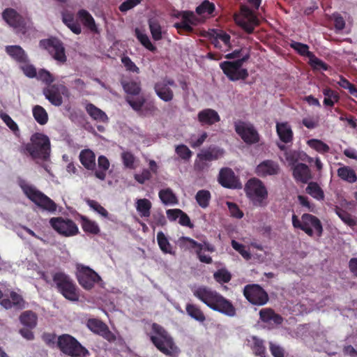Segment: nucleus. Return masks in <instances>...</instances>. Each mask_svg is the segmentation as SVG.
<instances>
[{
  "mask_svg": "<svg viewBox=\"0 0 357 357\" xmlns=\"http://www.w3.org/2000/svg\"><path fill=\"white\" fill-rule=\"evenodd\" d=\"M193 295L208 307L229 317L236 314V308L231 301L220 294L206 286H199L192 290Z\"/></svg>",
  "mask_w": 357,
  "mask_h": 357,
  "instance_id": "1",
  "label": "nucleus"
},
{
  "mask_svg": "<svg viewBox=\"0 0 357 357\" xmlns=\"http://www.w3.org/2000/svg\"><path fill=\"white\" fill-rule=\"evenodd\" d=\"M20 152L30 156L33 160L47 161L50 157L51 144L49 137L41 132H35L30 137V142L23 144Z\"/></svg>",
  "mask_w": 357,
  "mask_h": 357,
  "instance_id": "2",
  "label": "nucleus"
},
{
  "mask_svg": "<svg viewBox=\"0 0 357 357\" xmlns=\"http://www.w3.org/2000/svg\"><path fill=\"white\" fill-rule=\"evenodd\" d=\"M61 15L62 22L76 35H79L82 33V26L78 21L91 32H98L94 18L91 13L85 9H80L77 12V20L75 19L74 13L68 10H63L61 13Z\"/></svg>",
  "mask_w": 357,
  "mask_h": 357,
  "instance_id": "3",
  "label": "nucleus"
},
{
  "mask_svg": "<svg viewBox=\"0 0 357 357\" xmlns=\"http://www.w3.org/2000/svg\"><path fill=\"white\" fill-rule=\"evenodd\" d=\"M151 328L153 335L150 336V340L157 349L168 357H177L180 351L179 349L165 328L158 324L153 323Z\"/></svg>",
  "mask_w": 357,
  "mask_h": 357,
  "instance_id": "4",
  "label": "nucleus"
},
{
  "mask_svg": "<svg viewBox=\"0 0 357 357\" xmlns=\"http://www.w3.org/2000/svg\"><path fill=\"white\" fill-rule=\"evenodd\" d=\"M56 347L61 352L70 357H88L90 355L85 347L75 337L67 333L58 336Z\"/></svg>",
  "mask_w": 357,
  "mask_h": 357,
  "instance_id": "5",
  "label": "nucleus"
},
{
  "mask_svg": "<svg viewBox=\"0 0 357 357\" xmlns=\"http://www.w3.org/2000/svg\"><path fill=\"white\" fill-rule=\"evenodd\" d=\"M244 190L247 197L255 206L264 207L267 205L268 190L259 178H250L245 185Z\"/></svg>",
  "mask_w": 357,
  "mask_h": 357,
  "instance_id": "6",
  "label": "nucleus"
},
{
  "mask_svg": "<svg viewBox=\"0 0 357 357\" xmlns=\"http://www.w3.org/2000/svg\"><path fill=\"white\" fill-rule=\"evenodd\" d=\"M292 225L296 229H300L309 236H313L314 230L318 237L321 236L323 227L320 220L310 213H303L301 220L295 214L292 215Z\"/></svg>",
  "mask_w": 357,
  "mask_h": 357,
  "instance_id": "7",
  "label": "nucleus"
},
{
  "mask_svg": "<svg viewBox=\"0 0 357 357\" xmlns=\"http://www.w3.org/2000/svg\"><path fill=\"white\" fill-rule=\"evenodd\" d=\"M52 279L58 291L65 298L70 301L79 300L77 286L69 275L63 272H56L53 275Z\"/></svg>",
  "mask_w": 357,
  "mask_h": 357,
  "instance_id": "8",
  "label": "nucleus"
},
{
  "mask_svg": "<svg viewBox=\"0 0 357 357\" xmlns=\"http://www.w3.org/2000/svg\"><path fill=\"white\" fill-rule=\"evenodd\" d=\"M20 187L24 195L40 208L53 213L56 210V203L33 185L22 183Z\"/></svg>",
  "mask_w": 357,
  "mask_h": 357,
  "instance_id": "9",
  "label": "nucleus"
},
{
  "mask_svg": "<svg viewBox=\"0 0 357 357\" xmlns=\"http://www.w3.org/2000/svg\"><path fill=\"white\" fill-rule=\"evenodd\" d=\"M249 58L250 54L247 53L241 59L234 61H223L220 64V66L231 81L244 80L248 77L249 74L247 69L241 68V67Z\"/></svg>",
  "mask_w": 357,
  "mask_h": 357,
  "instance_id": "10",
  "label": "nucleus"
},
{
  "mask_svg": "<svg viewBox=\"0 0 357 357\" xmlns=\"http://www.w3.org/2000/svg\"><path fill=\"white\" fill-rule=\"evenodd\" d=\"M40 47L48 52L52 57L57 62L64 63L67 57L63 43L61 40L55 37L40 40Z\"/></svg>",
  "mask_w": 357,
  "mask_h": 357,
  "instance_id": "11",
  "label": "nucleus"
},
{
  "mask_svg": "<svg viewBox=\"0 0 357 357\" xmlns=\"http://www.w3.org/2000/svg\"><path fill=\"white\" fill-rule=\"evenodd\" d=\"M76 276L79 284L86 290L93 289L101 280L100 276L95 271L82 264L77 266Z\"/></svg>",
  "mask_w": 357,
  "mask_h": 357,
  "instance_id": "12",
  "label": "nucleus"
},
{
  "mask_svg": "<svg viewBox=\"0 0 357 357\" xmlns=\"http://www.w3.org/2000/svg\"><path fill=\"white\" fill-rule=\"evenodd\" d=\"M234 129L238 135L247 144H257L260 140V136L253 124L243 121L234 123Z\"/></svg>",
  "mask_w": 357,
  "mask_h": 357,
  "instance_id": "13",
  "label": "nucleus"
},
{
  "mask_svg": "<svg viewBox=\"0 0 357 357\" xmlns=\"http://www.w3.org/2000/svg\"><path fill=\"white\" fill-rule=\"evenodd\" d=\"M43 93L52 105L59 107L63 103V96H68L69 91L63 84L56 83L45 87Z\"/></svg>",
  "mask_w": 357,
  "mask_h": 357,
  "instance_id": "14",
  "label": "nucleus"
},
{
  "mask_svg": "<svg viewBox=\"0 0 357 357\" xmlns=\"http://www.w3.org/2000/svg\"><path fill=\"white\" fill-rule=\"evenodd\" d=\"M50 225L57 233L66 237L75 236L79 233L77 225L68 218H52Z\"/></svg>",
  "mask_w": 357,
  "mask_h": 357,
  "instance_id": "15",
  "label": "nucleus"
},
{
  "mask_svg": "<svg viewBox=\"0 0 357 357\" xmlns=\"http://www.w3.org/2000/svg\"><path fill=\"white\" fill-rule=\"evenodd\" d=\"M243 295L252 304L264 305L268 301L267 292L259 284H248L244 287Z\"/></svg>",
  "mask_w": 357,
  "mask_h": 357,
  "instance_id": "16",
  "label": "nucleus"
},
{
  "mask_svg": "<svg viewBox=\"0 0 357 357\" xmlns=\"http://www.w3.org/2000/svg\"><path fill=\"white\" fill-rule=\"evenodd\" d=\"M178 244L181 248H184L188 250H194L201 262L207 264H210L213 262V259L210 256L202 253L204 245L202 243L197 242L194 239L187 236H181L178 240Z\"/></svg>",
  "mask_w": 357,
  "mask_h": 357,
  "instance_id": "17",
  "label": "nucleus"
},
{
  "mask_svg": "<svg viewBox=\"0 0 357 357\" xmlns=\"http://www.w3.org/2000/svg\"><path fill=\"white\" fill-rule=\"evenodd\" d=\"M176 87V84L173 79L165 77L154 84V91L156 95L165 102H170L174 99V92L170 88Z\"/></svg>",
  "mask_w": 357,
  "mask_h": 357,
  "instance_id": "18",
  "label": "nucleus"
},
{
  "mask_svg": "<svg viewBox=\"0 0 357 357\" xmlns=\"http://www.w3.org/2000/svg\"><path fill=\"white\" fill-rule=\"evenodd\" d=\"M236 22L248 34L252 33L255 27L259 24V19L249 8L242 10V16L236 19Z\"/></svg>",
  "mask_w": 357,
  "mask_h": 357,
  "instance_id": "19",
  "label": "nucleus"
},
{
  "mask_svg": "<svg viewBox=\"0 0 357 357\" xmlns=\"http://www.w3.org/2000/svg\"><path fill=\"white\" fill-rule=\"evenodd\" d=\"M218 182L224 188L229 189H241L242 183L234 171L229 167L222 168L218 175Z\"/></svg>",
  "mask_w": 357,
  "mask_h": 357,
  "instance_id": "20",
  "label": "nucleus"
},
{
  "mask_svg": "<svg viewBox=\"0 0 357 357\" xmlns=\"http://www.w3.org/2000/svg\"><path fill=\"white\" fill-rule=\"evenodd\" d=\"M174 15L177 18H181V22L174 24V27L178 31L192 32L193 31L191 25H195L196 17L192 12L176 11Z\"/></svg>",
  "mask_w": 357,
  "mask_h": 357,
  "instance_id": "21",
  "label": "nucleus"
},
{
  "mask_svg": "<svg viewBox=\"0 0 357 357\" xmlns=\"http://www.w3.org/2000/svg\"><path fill=\"white\" fill-rule=\"evenodd\" d=\"M0 305L6 310L14 308L16 310H21L26 307V303L22 295L11 291L10 297L1 299Z\"/></svg>",
  "mask_w": 357,
  "mask_h": 357,
  "instance_id": "22",
  "label": "nucleus"
},
{
  "mask_svg": "<svg viewBox=\"0 0 357 357\" xmlns=\"http://www.w3.org/2000/svg\"><path fill=\"white\" fill-rule=\"evenodd\" d=\"M126 101L129 104V105L134 111L138 113L142 112V107L144 106L145 110L149 112L151 114L154 113L158 109L154 102H149L145 105L146 99L142 96H138L135 98L133 96H126Z\"/></svg>",
  "mask_w": 357,
  "mask_h": 357,
  "instance_id": "23",
  "label": "nucleus"
},
{
  "mask_svg": "<svg viewBox=\"0 0 357 357\" xmlns=\"http://www.w3.org/2000/svg\"><path fill=\"white\" fill-rule=\"evenodd\" d=\"M3 19L14 28L23 27L25 25L24 19L13 8H6L2 13Z\"/></svg>",
  "mask_w": 357,
  "mask_h": 357,
  "instance_id": "24",
  "label": "nucleus"
},
{
  "mask_svg": "<svg viewBox=\"0 0 357 357\" xmlns=\"http://www.w3.org/2000/svg\"><path fill=\"white\" fill-rule=\"evenodd\" d=\"M197 119L202 126H212L220 121V116L215 110L207 108L199 112Z\"/></svg>",
  "mask_w": 357,
  "mask_h": 357,
  "instance_id": "25",
  "label": "nucleus"
},
{
  "mask_svg": "<svg viewBox=\"0 0 357 357\" xmlns=\"http://www.w3.org/2000/svg\"><path fill=\"white\" fill-rule=\"evenodd\" d=\"M279 169V166L275 162L267 160L257 165L256 174L261 177H265L277 174Z\"/></svg>",
  "mask_w": 357,
  "mask_h": 357,
  "instance_id": "26",
  "label": "nucleus"
},
{
  "mask_svg": "<svg viewBox=\"0 0 357 357\" xmlns=\"http://www.w3.org/2000/svg\"><path fill=\"white\" fill-rule=\"evenodd\" d=\"M224 150L215 146H211L207 149H202L197 157L200 161H213L222 157Z\"/></svg>",
  "mask_w": 357,
  "mask_h": 357,
  "instance_id": "27",
  "label": "nucleus"
},
{
  "mask_svg": "<svg viewBox=\"0 0 357 357\" xmlns=\"http://www.w3.org/2000/svg\"><path fill=\"white\" fill-rule=\"evenodd\" d=\"M259 314L260 320L264 323L280 325L283 322L282 317L270 307L261 309Z\"/></svg>",
  "mask_w": 357,
  "mask_h": 357,
  "instance_id": "28",
  "label": "nucleus"
},
{
  "mask_svg": "<svg viewBox=\"0 0 357 357\" xmlns=\"http://www.w3.org/2000/svg\"><path fill=\"white\" fill-rule=\"evenodd\" d=\"M292 169L294 178L296 181L305 183L311 179V172L307 165L298 163Z\"/></svg>",
  "mask_w": 357,
  "mask_h": 357,
  "instance_id": "29",
  "label": "nucleus"
},
{
  "mask_svg": "<svg viewBox=\"0 0 357 357\" xmlns=\"http://www.w3.org/2000/svg\"><path fill=\"white\" fill-rule=\"evenodd\" d=\"M276 132L280 139L282 142L288 144L292 142L294 138V132L291 126L287 122H277Z\"/></svg>",
  "mask_w": 357,
  "mask_h": 357,
  "instance_id": "30",
  "label": "nucleus"
},
{
  "mask_svg": "<svg viewBox=\"0 0 357 357\" xmlns=\"http://www.w3.org/2000/svg\"><path fill=\"white\" fill-rule=\"evenodd\" d=\"M79 160L82 165L89 170H93L96 167V155L90 149L82 150L79 153Z\"/></svg>",
  "mask_w": 357,
  "mask_h": 357,
  "instance_id": "31",
  "label": "nucleus"
},
{
  "mask_svg": "<svg viewBox=\"0 0 357 357\" xmlns=\"http://www.w3.org/2000/svg\"><path fill=\"white\" fill-rule=\"evenodd\" d=\"M185 311L189 317L201 324L204 323L206 319V315L201 307L196 304L187 303Z\"/></svg>",
  "mask_w": 357,
  "mask_h": 357,
  "instance_id": "32",
  "label": "nucleus"
},
{
  "mask_svg": "<svg viewBox=\"0 0 357 357\" xmlns=\"http://www.w3.org/2000/svg\"><path fill=\"white\" fill-rule=\"evenodd\" d=\"M85 109L87 114L95 121L106 123L108 121V117L105 112L97 107L92 103H86Z\"/></svg>",
  "mask_w": 357,
  "mask_h": 357,
  "instance_id": "33",
  "label": "nucleus"
},
{
  "mask_svg": "<svg viewBox=\"0 0 357 357\" xmlns=\"http://www.w3.org/2000/svg\"><path fill=\"white\" fill-rule=\"evenodd\" d=\"M6 53L16 61L22 63L27 62V56L24 50L19 45H9L6 47Z\"/></svg>",
  "mask_w": 357,
  "mask_h": 357,
  "instance_id": "34",
  "label": "nucleus"
},
{
  "mask_svg": "<svg viewBox=\"0 0 357 357\" xmlns=\"http://www.w3.org/2000/svg\"><path fill=\"white\" fill-rule=\"evenodd\" d=\"M251 349L253 354L259 357L266 356V348L264 341L257 336L251 337Z\"/></svg>",
  "mask_w": 357,
  "mask_h": 357,
  "instance_id": "35",
  "label": "nucleus"
},
{
  "mask_svg": "<svg viewBox=\"0 0 357 357\" xmlns=\"http://www.w3.org/2000/svg\"><path fill=\"white\" fill-rule=\"evenodd\" d=\"M322 93L325 96L323 103L326 107H333L340 99L339 93L329 87L324 88Z\"/></svg>",
  "mask_w": 357,
  "mask_h": 357,
  "instance_id": "36",
  "label": "nucleus"
},
{
  "mask_svg": "<svg viewBox=\"0 0 357 357\" xmlns=\"http://www.w3.org/2000/svg\"><path fill=\"white\" fill-rule=\"evenodd\" d=\"M37 320L36 314L31 310L24 311L20 316L21 324L29 328H34L36 326Z\"/></svg>",
  "mask_w": 357,
  "mask_h": 357,
  "instance_id": "37",
  "label": "nucleus"
},
{
  "mask_svg": "<svg viewBox=\"0 0 357 357\" xmlns=\"http://www.w3.org/2000/svg\"><path fill=\"white\" fill-rule=\"evenodd\" d=\"M337 176L342 180L350 183H354L357 181V176L355 171L350 167L344 166L340 167L337 171Z\"/></svg>",
  "mask_w": 357,
  "mask_h": 357,
  "instance_id": "38",
  "label": "nucleus"
},
{
  "mask_svg": "<svg viewBox=\"0 0 357 357\" xmlns=\"http://www.w3.org/2000/svg\"><path fill=\"white\" fill-rule=\"evenodd\" d=\"M158 196L161 202L165 205L178 203V199L171 188L160 190Z\"/></svg>",
  "mask_w": 357,
  "mask_h": 357,
  "instance_id": "39",
  "label": "nucleus"
},
{
  "mask_svg": "<svg viewBox=\"0 0 357 357\" xmlns=\"http://www.w3.org/2000/svg\"><path fill=\"white\" fill-rule=\"evenodd\" d=\"M152 204L148 199H139L136 202V209L141 217L148 218L151 215Z\"/></svg>",
  "mask_w": 357,
  "mask_h": 357,
  "instance_id": "40",
  "label": "nucleus"
},
{
  "mask_svg": "<svg viewBox=\"0 0 357 357\" xmlns=\"http://www.w3.org/2000/svg\"><path fill=\"white\" fill-rule=\"evenodd\" d=\"M81 225L86 233L91 234H98L100 232V228L95 221L89 220L84 215H80Z\"/></svg>",
  "mask_w": 357,
  "mask_h": 357,
  "instance_id": "41",
  "label": "nucleus"
},
{
  "mask_svg": "<svg viewBox=\"0 0 357 357\" xmlns=\"http://www.w3.org/2000/svg\"><path fill=\"white\" fill-rule=\"evenodd\" d=\"M157 241L160 249L163 253L175 255V252L172 250V245L162 231H159L157 234Z\"/></svg>",
  "mask_w": 357,
  "mask_h": 357,
  "instance_id": "42",
  "label": "nucleus"
},
{
  "mask_svg": "<svg viewBox=\"0 0 357 357\" xmlns=\"http://www.w3.org/2000/svg\"><path fill=\"white\" fill-rule=\"evenodd\" d=\"M306 192L317 200H323L324 192L317 182H310L305 189Z\"/></svg>",
  "mask_w": 357,
  "mask_h": 357,
  "instance_id": "43",
  "label": "nucleus"
},
{
  "mask_svg": "<svg viewBox=\"0 0 357 357\" xmlns=\"http://www.w3.org/2000/svg\"><path fill=\"white\" fill-rule=\"evenodd\" d=\"M34 119L40 125H45L48 121V114L46 110L40 105H35L32 109Z\"/></svg>",
  "mask_w": 357,
  "mask_h": 357,
  "instance_id": "44",
  "label": "nucleus"
},
{
  "mask_svg": "<svg viewBox=\"0 0 357 357\" xmlns=\"http://www.w3.org/2000/svg\"><path fill=\"white\" fill-rule=\"evenodd\" d=\"M211 199V192L207 190H200L195 195L196 202L202 208H206L209 206Z\"/></svg>",
  "mask_w": 357,
  "mask_h": 357,
  "instance_id": "45",
  "label": "nucleus"
},
{
  "mask_svg": "<svg viewBox=\"0 0 357 357\" xmlns=\"http://www.w3.org/2000/svg\"><path fill=\"white\" fill-rule=\"evenodd\" d=\"M121 84L125 92L128 95H130V96H137L141 92L142 89L139 82L134 81H123L121 82Z\"/></svg>",
  "mask_w": 357,
  "mask_h": 357,
  "instance_id": "46",
  "label": "nucleus"
},
{
  "mask_svg": "<svg viewBox=\"0 0 357 357\" xmlns=\"http://www.w3.org/2000/svg\"><path fill=\"white\" fill-rule=\"evenodd\" d=\"M335 213L338 215V217L348 226L354 227L356 225L357 220L347 211L341 208L337 207L335 208Z\"/></svg>",
  "mask_w": 357,
  "mask_h": 357,
  "instance_id": "47",
  "label": "nucleus"
},
{
  "mask_svg": "<svg viewBox=\"0 0 357 357\" xmlns=\"http://www.w3.org/2000/svg\"><path fill=\"white\" fill-rule=\"evenodd\" d=\"M86 325L90 331L99 335L107 326L104 322L97 319H89Z\"/></svg>",
  "mask_w": 357,
  "mask_h": 357,
  "instance_id": "48",
  "label": "nucleus"
},
{
  "mask_svg": "<svg viewBox=\"0 0 357 357\" xmlns=\"http://www.w3.org/2000/svg\"><path fill=\"white\" fill-rule=\"evenodd\" d=\"M307 144L310 147L322 154L330 151L329 146L320 139H311L307 142Z\"/></svg>",
  "mask_w": 357,
  "mask_h": 357,
  "instance_id": "49",
  "label": "nucleus"
},
{
  "mask_svg": "<svg viewBox=\"0 0 357 357\" xmlns=\"http://www.w3.org/2000/svg\"><path fill=\"white\" fill-rule=\"evenodd\" d=\"M290 47L298 52L301 56H307L308 59L313 54L309 50V46L299 42L292 41Z\"/></svg>",
  "mask_w": 357,
  "mask_h": 357,
  "instance_id": "50",
  "label": "nucleus"
},
{
  "mask_svg": "<svg viewBox=\"0 0 357 357\" xmlns=\"http://www.w3.org/2000/svg\"><path fill=\"white\" fill-rule=\"evenodd\" d=\"M215 10V4L208 0H204L196 8V12L198 15H211Z\"/></svg>",
  "mask_w": 357,
  "mask_h": 357,
  "instance_id": "51",
  "label": "nucleus"
},
{
  "mask_svg": "<svg viewBox=\"0 0 357 357\" xmlns=\"http://www.w3.org/2000/svg\"><path fill=\"white\" fill-rule=\"evenodd\" d=\"M309 64L314 70H328L329 66L320 59L317 58L314 53L309 58Z\"/></svg>",
  "mask_w": 357,
  "mask_h": 357,
  "instance_id": "52",
  "label": "nucleus"
},
{
  "mask_svg": "<svg viewBox=\"0 0 357 357\" xmlns=\"http://www.w3.org/2000/svg\"><path fill=\"white\" fill-rule=\"evenodd\" d=\"M121 158L123 165L130 169H134L135 168V157L130 151H123L121 154Z\"/></svg>",
  "mask_w": 357,
  "mask_h": 357,
  "instance_id": "53",
  "label": "nucleus"
},
{
  "mask_svg": "<svg viewBox=\"0 0 357 357\" xmlns=\"http://www.w3.org/2000/svg\"><path fill=\"white\" fill-rule=\"evenodd\" d=\"M213 278L219 283H227L231 280V275L227 270L222 268L215 272Z\"/></svg>",
  "mask_w": 357,
  "mask_h": 357,
  "instance_id": "54",
  "label": "nucleus"
},
{
  "mask_svg": "<svg viewBox=\"0 0 357 357\" xmlns=\"http://www.w3.org/2000/svg\"><path fill=\"white\" fill-rule=\"evenodd\" d=\"M1 119L5 124L13 132L15 135H19L20 129L17 124L6 113H2L0 115Z\"/></svg>",
  "mask_w": 357,
  "mask_h": 357,
  "instance_id": "55",
  "label": "nucleus"
},
{
  "mask_svg": "<svg viewBox=\"0 0 357 357\" xmlns=\"http://www.w3.org/2000/svg\"><path fill=\"white\" fill-rule=\"evenodd\" d=\"M337 84L340 87L347 89L351 95L357 98V89L356 86L344 77L340 76V80L337 82Z\"/></svg>",
  "mask_w": 357,
  "mask_h": 357,
  "instance_id": "56",
  "label": "nucleus"
},
{
  "mask_svg": "<svg viewBox=\"0 0 357 357\" xmlns=\"http://www.w3.org/2000/svg\"><path fill=\"white\" fill-rule=\"evenodd\" d=\"M137 38L141 43V44L144 46L147 50L152 52H155L157 50V48L155 45H153L149 37L146 34L139 33V31L136 32Z\"/></svg>",
  "mask_w": 357,
  "mask_h": 357,
  "instance_id": "57",
  "label": "nucleus"
},
{
  "mask_svg": "<svg viewBox=\"0 0 357 357\" xmlns=\"http://www.w3.org/2000/svg\"><path fill=\"white\" fill-rule=\"evenodd\" d=\"M175 152L183 160H188L192 157V152L185 144H180L176 146Z\"/></svg>",
  "mask_w": 357,
  "mask_h": 357,
  "instance_id": "58",
  "label": "nucleus"
},
{
  "mask_svg": "<svg viewBox=\"0 0 357 357\" xmlns=\"http://www.w3.org/2000/svg\"><path fill=\"white\" fill-rule=\"evenodd\" d=\"M149 28L152 37L155 40H159L162 38L161 26L158 22L155 20L149 21Z\"/></svg>",
  "mask_w": 357,
  "mask_h": 357,
  "instance_id": "59",
  "label": "nucleus"
},
{
  "mask_svg": "<svg viewBox=\"0 0 357 357\" xmlns=\"http://www.w3.org/2000/svg\"><path fill=\"white\" fill-rule=\"evenodd\" d=\"M36 77L38 80L45 83L47 86L52 84L54 82L53 75L47 70L40 69L37 73Z\"/></svg>",
  "mask_w": 357,
  "mask_h": 357,
  "instance_id": "60",
  "label": "nucleus"
},
{
  "mask_svg": "<svg viewBox=\"0 0 357 357\" xmlns=\"http://www.w3.org/2000/svg\"><path fill=\"white\" fill-rule=\"evenodd\" d=\"M121 62L126 68V70L139 73V68L135 65V63L130 59L128 56H123L121 57Z\"/></svg>",
  "mask_w": 357,
  "mask_h": 357,
  "instance_id": "61",
  "label": "nucleus"
},
{
  "mask_svg": "<svg viewBox=\"0 0 357 357\" xmlns=\"http://www.w3.org/2000/svg\"><path fill=\"white\" fill-rule=\"evenodd\" d=\"M231 246L235 250L238 252L241 255V256L245 259H250L251 258V255L250 252L245 250V247L244 245L239 243L235 240H232Z\"/></svg>",
  "mask_w": 357,
  "mask_h": 357,
  "instance_id": "62",
  "label": "nucleus"
},
{
  "mask_svg": "<svg viewBox=\"0 0 357 357\" xmlns=\"http://www.w3.org/2000/svg\"><path fill=\"white\" fill-rule=\"evenodd\" d=\"M87 204L93 208L95 211L100 214L102 216L107 218L108 216L107 211L97 201L88 199Z\"/></svg>",
  "mask_w": 357,
  "mask_h": 357,
  "instance_id": "63",
  "label": "nucleus"
},
{
  "mask_svg": "<svg viewBox=\"0 0 357 357\" xmlns=\"http://www.w3.org/2000/svg\"><path fill=\"white\" fill-rule=\"evenodd\" d=\"M269 349L273 357H284L285 350L280 345L273 342H270Z\"/></svg>",
  "mask_w": 357,
  "mask_h": 357,
  "instance_id": "64",
  "label": "nucleus"
}]
</instances>
